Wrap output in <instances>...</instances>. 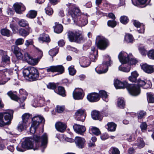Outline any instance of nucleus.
<instances>
[{
    "mask_svg": "<svg viewBox=\"0 0 154 154\" xmlns=\"http://www.w3.org/2000/svg\"><path fill=\"white\" fill-rule=\"evenodd\" d=\"M73 97L75 100H80L83 98L84 94L83 90L79 88H76L73 91Z\"/></svg>",
    "mask_w": 154,
    "mask_h": 154,
    "instance_id": "2eb2a0df",
    "label": "nucleus"
},
{
    "mask_svg": "<svg viewBox=\"0 0 154 154\" xmlns=\"http://www.w3.org/2000/svg\"><path fill=\"white\" fill-rule=\"evenodd\" d=\"M90 54L89 57L91 60L93 62L95 61L97 57V51L95 49L94 47H92Z\"/></svg>",
    "mask_w": 154,
    "mask_h": 154,
    "instance_id": "5701e85b",
    "label": "nucleus"
},
{
    "mask_svg": "<svg viewBox=\"0 0 154 154\" xmlns=\"http://www.w3.org/2000/svg\"><path fill=\"white\" fill-rule=\"evenodd\" d=\"M138 74L136 71H134L131 73V75L128 78L129 80L132 82H135Z\"/></svg>",
    "mask_w": 154,
    "mask_h": 154,
    "instance_id": "2f4dec72",
    "label": "nucleus"
},
{
    "mask_svg": "<svg viewBox=\"0 0 154 154\" xmlns=\"http://www.w3.org/2000/svg\"><path fill=\"white\" fill-rule=\"evenodd\" d=\"M12 110L0 113V127H2L10 124L13 118Z\"/></svg>",
    "mask_w": 154,
    "mask_h": 154,
    "instance_id": "20e7f679",
    "label": "nucleus"
},
{
    "mask_svg": "<svg viewBox=\"0 0 154 154\" xmlns=\"http://www.w3.org/2000/svg\"><path fill=\"white\" fill-rule=\"evenodd\" d=\"M68 36L70 41L77 43L81 42L83 41V37L81 31L77 30L68 33Z\"/></svg>",
    "mask_w": 154,
    "mask_h": 154,
    "instance_id": "6e6552de",
    "label": "nucleus"
},
{
    "mask_svg": "<svg viewBox=\"0 0 154 154\" xmlns=\"http://www.w3.org/2000/svg\"><path fill=\"white\" fill-rule=\"evenodd\" d=\"M57 93L63 97L65 96V90L64 88L62 87L59 86L58 88Z\"/></svg>",
    "mask_w": 154,
    "mask_h": 154,
    "instance_id": "58836bf2",
    "label": "nucleus"
},
{
    "mask_svg": "<svg viewBox=\"0 0 154 154\" xmlns=\"http://www.w3.org/2000/svg\"><path fill=\"white\" fill-rule=\"evenodd\" d=\"M55 26L54 27V30L55 32L57 33H60L63 30L62 26L57 22L55 23Z\"/></svg>",
    "mask_w": 154,
    "mask_h": 154,
    "instance_id": "c756f323",
    "label": "nucleus"
},
{
    "mask_svg": "<svg viewBox=\"0 0 154 154\" xmlns=\"http://www.w3.org/2000/svg\"><path fill=\"white\" fill-rule=\"evenodd\" d=\"M69 16L72 17V19L73 20L74 19H76L78 18V16H80L82 14L78 7L74 8L69 11Z\"/></svg>",
    "mask_w": 154,
    "mask_h": 154,
    "instance_id": "4468645a",
    "label": "nucleus"
},
{
    "mask_svg": "<svg viewBox=\"0 0 154 154\" xmlns=\"http://www.w3.org/2000/svg\"><path fill=\"white\" fill-rule=\"evenodd\" d=\"M134 145L137 146L139 148H141L144 146L145 143L142 138L139 137L137 140L136 142L134 144Z\"/></svg>",
    "mask_w": 154,
    "mask_h": 154,
    "instance_id": "cd10ccee",
    "label": "nucleus"
},
{
    "mask_svg": "<svg viewBox=\"0 0 154 154\" xmlns=\"http://www.w3.org/2000/svg\"><path fill=\"white\" fill-rule=\"evenodd\" d=\"M107 125L108 126L107 129L109 131H113L116 130V125L114 123L112 122L108 123Z\"/></svg>",
    "mask_w": 154,
    "mask_h": 154,
    "instance_id": "72a5a7b5",
    "label": "nucleus"
},
{
    "mask_svg": "<svg viewBox=\"0 0 154 154\" xmlns=\"http://www.w3.org/2000/svg\"><path fill=\"white\" fill-rule=\"evenodd\" d=\"M110 151L112 154H120L119 150L116 147H112L110 149Z\"/></svg>",
    "mask_w": 154,
    "mask_h": 154,
    "instance_id": "3c124183",
    "label": "nucleus"
},
{
    "mask_svg": "<svg viewBox=\"0 0 154 154\" xmlns=\"http://www.w3.org/2000/svg\"><path fill=\"white\" fill-rule=\"evenodd\" d=\"M45 99L43 97L40 96H38L37 98L36 102L37 103H39L41 105H43L45 102Z\"/></svg>",
    "mask_w": 154,
    "mask_h": 154,
    "instance_id": "49530a36",
    "label": "nucleus"
},
{
    "mask_svg": "<svg viewBox=\"0 0 154 154\" xmlns=\"http://www.w3.org/2000/svg\"><path fill=\"white\" fill-rule=\"evenodd\" d=\"M74 131L77 133L82 134L86 130L85 127L82 125H81L77 124H75L73 126Z\"/></svg>",
    "mask_w": 154,
    "mask_h": 154,
    "instance_id": "412c9836",
    "label": "nucleus"
},
{
    "mask_svg": "<svg viewBox=\"0 0 154 154\" xmlns=\"http://www.w3.org/2000/svg\"><path fill=\"white\" fill-rule=\"evenodd\" d=\"M2 63L4 65L8 64L10 63V58L7 54L3 55L2 58Z\"/></svg>",
    "mask_w": 154,
    "mask_h": 154,
    "instance_id": "7c9ffc66",
    "label": "nucleus"
},
{
    "mask_svg": "<svg viewBox=\"0 0 154 154\" xmlns=\"http://www.w3.org/2000/svg\"><path fill=\"white\" fill-rule=\"evenodd\" d=\"M133 24L134 26L137 28L140 27L141 28V30L139 29H137L139 33H143L144 32V26L142 24H140L139 22L136 20L133 21Z\"/></svg>",
    "mask_w": 154,
    "mask_h": 154,
    "instance_id": "c85d7f7f",
    "label": "nucleus"
},
{
    "mask_svg": "<svg viewBox=\"0 0 154 154\" xmlns=\"http://www.w3.org/2000/svg\"><path fill=\"white\" fill-rule=\"evenodd\" d=\"M58 51V50L57 48H54L50 50L49 51V54L53 57L56 55Z\"/></svg>",
    "mask_w": 154,
    "mask_h": 154,
    "instance_id": "c03bdc74",
    "label": "nucleus"
},
{
    "mask_svg": "<svg viewBox=\"0 0 154 154\" xmlns=\"http://www.w3.org/2000/svg\"><path fill=\"white\" fill-rule=\"evenodd\" d=\"M137 83L138 85H137L135 84H134L136 86H137L139 88V89L140 91V86L143 87L144 86V88L146 89L149 88H150L151 85V83L150 81H148L146 83V82L141 79H138L137 82Z\"/></svg>",
    "mask_w": 154,
    "mask_h": 154,
    "instance_id": "6ab92c4d",
    "label": "nucleus"
},
{
    "mask_svg": "<svg viewBox=\"0 0 154 154\" xmlns=\"http://www.w3.org/2000/svg\"><path fill=\"white\" fill-rule=\"evenodd\" d=\"M75 142L78 147L82 148L84 147L85 140L83 138L76 137L75 138Z\"/></svg>",
    "mask_w": 154,
    "mask_h": 154,
    "instance_id": "aec40b11",
    "label": "nucleus"
},
{
    "mask_svg": "<svg viewBox=\"0 0 154 154\" xmlns=\"http://www.w3.org/2000/svg\"><path fill=\"white\" fill-rule=\"evenodd\" d=\"M39 52L40 54L39 57L37 58L34 59L28 53L26 52L23 56L22 60L26 61L30 65H35L37 64L42 56V52L39 51Z\"/></svg>",
    "mask_w": 154,
    "mask_h": 154,
    "instance_id": "1a4fd4ad",
    "label": "nucleus"
},
{
    "mask_svg": "<svg viewBox=\"0 0 154 154\" xmlns=\"http://www.w3.org/2000/svg\"><path fill=\"white\" fill-rule=\"evenodd\" d=\"M48 88L50 89H54L56 87V84L54 83H49L47 86Z\"/></svg>",
    "mask_w": 154,
    "mask_h": 154,
    "instance_id": "052dcab7",
    "label": "nucleus"
},
{
    "mask_svg": "<svg viewBox=\"0 0 154 154\" xmlns=\"http://www.w3.org/2000/svg\"><path fill=\"white\" fill-rule=\"evenodd\" d=\"M128 17L125 16H122L120 18V22L124 24H126L128 22Z\"/></svg>",
    "mask_w": 154,
    "mask_h": 154,
    "instance_id": "864d4df0",
    "label": "nucleus"
},
{
    "mask_svg": "<svg viewBox=\"0 0 154 154\" xmlns=\"http://www.w3.org/2000/svg\"><path fill=\"white\" fill-rule=\"evenodd\" d=\"M55 126L57 130L60 132L64 131L66 128V125L65 123L60 122L56 123Z\"/></svg>",
    "mask_w": 154,
    "mask_h": 154,
    "instance_id": "b1692460",
    "label": "nucleus"
},
{
    "mask_svg": "<svg viewBox=\"0 0 154 154\" xmlns=\"http://www.w3.org/2000/svg\"><path fill=\"white\" fill-rule=\"evenodd\" d=\"M24 41V40L23 38H18L16 40L15 44L17 45H21L23 44Z\"/></svg>",
    "mask_w": 154,
    "mask_h": 154,
    "instance_id": "4d7b16f0",
    "label": "nucleus"
},
{
    "mask_svg": "<svg viewBox=\"0 0 154 154\" xmlns=\"http://www.w3.org/2000/svg\"><path fill=\"white\" fill-rule=\"evenodd\" d=\"M75 116L76 120L83 122L86 116L85 110L82 109L78 110L75 112Z\"/></svg>",
    "mask_w": 154,
    "mask_h": 154,
    "instance_id": "ddd939ff",
    "label": "nucleus"
},
{
    "mask_svg": "<svg viewBox=\"0 0 154 154\" xmlns=\"http://www.w3.org/2000/svg\"><path fill=\"white\" fill-rule=\"evenodd\" d=\"M125 39L127 42L132 43L133 42V38L131 35L127 34L125 35Z\"/></svg>",
    "mask_w": 154,
    "mask_h": 154,
    "instance_id": "79ce46f5",
    "label": "nucleus"
},
{
    "mask_svg": "<svg viewBox=\"0 0 154 154\" xmlns=\"http://www.w3.org/2000/svg\"><path fill=\"white\" fill-rule=\"evenodd\" d=\"M32 31L31 28L28 26L26 29L21 28L19 29V32L20 35L23 36H26L29 35V32Z\"/></svg>",
    "mask_w": 154,
    "mask_h": 154,
    "instance_id": "393cba45",
    "label": "nucleus"
},
{
    "mask_svg": "<svg viewBox=\"0 0 154 154\" xmlns=\"http://www.w3.org/2000/svg\"><path fill=\"white\" fill-rule=\"evenodd\" d=\"M64 110V107L63 106H57L56 108V110L58 113H61Z\"/></svg>",
    "mask_w": 154,
    "mask_h": 154,
    "instance_id": "13d9d810",
    "label": "nucleus"
},
{
    "mask_svg": "<svg viewBox=\"0 0 154 154\" xmlns=\"http://www.w3.org/2000/svg\"><path fill=\"white\" fill-rule=\"evenodd\" d=\"M32 123L30 128V131L32 134H34L36 130L41 123H44L45 120L44 118L41 116L34 117L32 119Z\"/></svg>",
    "mask_w": 154,
    "mask_h": 154,
    "instance_id": "0eeeda50",
    "label": "nucleus"
},
{
    "mask_svg": "<svg viewBox=\"0 0 154 154\" xmlns=\"http://www.w3.org/2000/svg\"><path fill=\"white\" fill-rule=\"evenodd\" d=\"M33 40L31 39H29L26 40L25 43V45L27 47L30 45H33Z\"/></svg>",
    "mask_w": 154,
    "mask_h": 154,
    "instance_id": "680f3d73",
    "label": "nucleus"
},
{
    "mask_svg": "<svg viewBox=\"0 0 154 154\" xmlns=\"http://www.w3.org/2000/svg\"><path fill=\"white\" fill-rule=\"evenodd\" d=\"M114 85L117 89L126 88L129 93L132 95L137 96L140 94L139 88L135 85L128 84L126 82H123L116 80L114 82Z\"/></svg>",
    "mask_w": 154,
    "mask_h": 154,
    "instance_id": "f03ea898",
    "label": "nucleus"
},
{
    "mask_svg": "<svg viewBox=\"0 0 154 154\" xmlns=\"http://www.w3.org/2000/svg\"><path fill=\"white\" fill-rule=\"evenodd\" d=\"M14 7L15 12L19 14H21L25 9L24 6L21 3H16L14 4Z\"/></svg>",
    "mask_w": 154,
    "mask_h": 154,
    "instance_id": "a211bd4d",
    "label": "nucleus"
},
{
    "mask_svg": "<svg viewBox=\"0 0 154 154\" xmlns=\"http://www.w3.org/2000/svg\"><path fill=\"white\" fill-rule=\"evenodd\" d=\"M131 69L130 66H128L127 67H123L122 66H120L119 67V70L125 72H128L130 71Z\"/></svg>",
    "mask_w": 154,
    "mask_h": 154,
    "instance_id": "8fccbe9b",
    "label": "nucleus"
},
{
    "mask_svg": "<svg viewBox=\"0 0 154 154\" xmlns=\"http://www.w3.org/2000/svg\"><path fill=\"white\" fill-rule=\"evenodd\" d=\"M147 100L148 103H153L154 102V97L153 95L150 93L147 94Z\"/></svg>",
    "mask_w": 154,
    "mask_h": 154,
    "instance_id": "a18cd8bd",
    "label": "nucleus"
},
{
    "mask_svg": "<svg viewBox=\"0 0 154 154\" xmlns=\"http://www.w3.org/2000/svg\"><path fill=\"white\" fill-rule=\"evenodd\" d=\"M8 74V70L7 69H4L0 70V76L2 77L6 78V75Z\"/></svg>",
    "mask_w": 154,
    "mask_h": 154,
    "instance_id": "09e8293b",
    "label": "nucleus"
},
{
    "mask_svg": "<svg viewBox=\"0 0 154 154\" xmlns=\"http://www.w3.org/2000/svg\"><path fill=\"white\" fill-rule=\"evenodd\" d=\"M11 50L14 54L20 51V49L17 45H13L11 47Z\"/></svg>",
    "mask_w": 154,
    "mask_h": 154,
    "instance_id": "bf43d9fd",
    "label": "nucleus"
},
{
    "mask_svg": "<svg viewBox=\"0 0 154 154\" xmlns=\"http://www.w3.org/2000/svg\"><path fill=\"white\" fill-rule=\"evenodd\" d=\"M107 24L109 26L113 28L116 26L117 23L116 21L113 20L108 21Z\"/></svg>",
    "mask_w": 154,
    "mask_h": 154,
    "instance_id": "5fc2aeb1",
    "label": "nucleus"
},
{
    "mask_svg": "<svg viewBox=\"0 0 154 154\" xmlns=\"http://www.w3.org/2000/svg\"><path fill=\"white\" fill-rule=\"evenodd\" d=\"M140 127L142 131L146 130L147 127V125L145 122L142 123L140 125Z\"/></svg>",
    "mask_w": 154,
    "mask_h": 154,
    "instance_id": "774afa93",
    "label": "nucleus"
},
{
    "mask_svg": "<svg viewBox=\"0 0 154 154\" xmlns=\"http://www.w3.org/2000/svg\"><path fill=\"white\" fill-rule=\"evenodd\" d=\"M149 57L150 58L154 59V50L149 51L148 54Z\"/></svg>",
    "mask_w": 154,
    "mask_h": 154,
    "instance_id": "e2e57ef3",
    "label": "nucleus"
},
{
    "mask_svg": "<svg viewBox=\"0 0 154 154\" xmlns=\"http://www.w3.org/2000/svg\"><path fill=\"white\" fill-rule=\"evenodd\" d=\"M139 50L143 55H145L146 53V51L143 47H141L139 48Z\"/></svg>",
    "mask_w": 154,
    "mask_h": 154,
    "instance_id": "0e129e2a",
    "label": "nucleus"
},
{
    "mask_svg": "<svg viewBox=\"0 0 154 154\" xmlns=\"http://www.w3.org/2000/svg\"><path fill=\"white\" fill-rule=\"evenodd\" d=\"M18 24L19 26L22 27H25L28 26V23L27 21L23 19H21L18 22Z\"/></svg>",
    "mask_w": 154,
    "mask_h": 154,
    "instance_id": "37998d69",
    "label": "nucleus"
},
{
    "mask_svg": "<svg viewBox=\"0 0 154 154\" xmlns=\"http://www.w3.org/2000/svg\"><path fill=\"white\" fill-rule=\"evenodd\" d=\"M37 14V13L36 11L34 10H31L27 14V16L29 18H33L36 17Z\"/></svg>",
    "mask_w": 154,
    "mask_h": 154,
    "instance_id": "ea45409f",
    "label": "nucleus"
},
{
    "mask_svg": "<svg viewBox=\"0 0 154 154\" xmlns=\"http://www.w3.org/2000/svg\"><path fill=\"white\" fill-rule=\"evenodd\" d=\"M28 126V123L21 121L19 122L17 127V128L19 131H22L26 129Z\"/></svg>",
    "mask_w": 154,
    "mask_h": 154,
    "instance_id": "bb28decb",
    "label": "nucleus"
},
{
    "mask_svg": "<svg viewBox=\"0 0 154 154\" xmlns=\"http://www.w3.org/2000/svg\"><path fill=\"white\" fill-rule=\"evenodd\" d=\"M74 23L78 26L82 27L85 26L88 23L87 17L86 16L82 14L76 19H74Z\"/></svg>",
    "mask_w": 154,
    "mask_h": 154,
    "instance_id": "9b49d317",
    "label": "nucleus"
},
{
    "mask_svg": "<svg viewBox=\"0 0 154 154\" xmlns=\"http://www.w3.org/2000/svg\"><path fill=\"white\" fill-rule=\"evenodd\" d=\"M108 61L106 62H103L102 63L101 67L102 69H103V68H105V69L104 70H100L98 71H96L99 74H102L106 72L108 70V68L109 66H110V58L109 56L108 58Z\"/></svg>",
    "mask_w": 154,
    "mask_h": 154,
    "instance_id": "dca6fc26",
    "label": "nucleus"
},
{
    "mask_svg": "<svg viewBox=\"0 0 154 154\" xmlns=\"http://www.w3.org/2000/svg\"><path fill=\"white\" fill-rule=\"evenodd\" d=\"M1 34L4 36H9L10 35V31L9 30L6 29H3L1 30Z\"/></svg>",
    "mask_w": 154,
    "mask_h": 154,
    "instance_id": "de8ad7c7",
    "label": "nucleus"
},
{
    "mask_svg": "<svg viewBox=\"0 0 154 154\" xmlns=\"http://www.w3.org/2000/svg\"><path fill=\"white\" fill-rule=\"evenodd\" d=\"M68 70L70 75H73L76 73V70L74 69L73 66H71L69 67L68 68Z\"/></svg>",
    "mask_w": 154,
    "mask_h": 154,
    "instance_id": "603ef678",
    "label": "nucleus"
},
{
    "mask_svg": "<svg viewBox=\"0 0 154 154\" xmlns=\"http://www.w3.org/2000/svg\"><path fill=\"white\" fill-rule=\"evenodd\" d=\"M90 131L96 135H98L100 133L99 129L96 127H91L90 128Z\"/></svg>",
    "mask_w": 154,
    "mask_h": 154,
    "instance_id": "c9c22d12",
    "label": "nucleus"
},
{
    "mask_svg": "<svg viewBox=\"0 0 154 154\" xmlns=\"http://www.w3.org/2000/svg\"><path fill=\"white\" fill-rule=\"evenodd\" d=\"M96 40L97 42V47L101 50H105L109 45L108 41L102 36H97Z\"/></svg>",
    "mask_w": 154,
    "mask_h": 154,
    "instance_id": "9d476101",
    "label": "nucleus"
},
{
    "mask_svg": "<svg viewBox=\"0 0 154 154\" xmlns=\"http://www.w3.org/2000/svg\"><path fill=\"white\" fill-rule=\"evenodd\" d=\"M117 105L120 108H123L124 107L125 103L123 98L120 97L118 98L117 101Z\"/></svg>",
    "mask_w": 154,
    "mask_h": 154,
    "instance_id": "4c0bfd02",
    "label": "nucleus"
},
{
    "mask_svg": "<svg viewBox=\"0 0 154 154\" xmlns=\"http://www.w3.org/2000/svg\"><path fill=\"white\" fill-rule=\"evenodd\" d=\"M33 138L35 141V146L32 143V139L29 138L25 139L22 143V146L26 149H33L35 150L39 149L42 152H43L47 147L48 143V138L47 134H44L41 137L38 135H34Z\"/></svg>",
    "mask_w": 154,
    "mask_h": 154,
    "instance_id": "f257e3e1",
    "label": "nucleus"
},
{
    "mask_svg": "<svg viewBox=\"0 0 154 154\" xmlns=\"http://www.w3.org/2000/svg\"><path fill=\"white\" fill-rule=\"evenodd\" d=\"M146 115V112L144 111H140L138 114L139 119H141Z\"/></svg>",
    "mask_w": 154,
    "mask_h": 154,
    "instance_id": "69168bd1",
    "label": "nucleus"
},
{
    "mask_svg": "<svg viewBox=\"0 0 154 154\" xmlns=\"http://www.w3.org/2000/svg\"><path fill=\"white\" fill-rule=\"evenodd\" d=\"M40 41L41 42H49L50 41V38L48 35L47 34H43L41 35L38 38Z\"/></svg>",
    "mask_w": 154,
    "mask_h": 154,
    "instance_id": "f704fd0d",
    "label": "nucleus"
},
{
    "mask_svg": "<svg viewBox=\"0 0 154 154\" xmlns=\"http://www.w3.org/2000/svg\"><path fill=\"white\" fill-rule=\"evenodd\" d=\"M30 115L28 113H25L22 116V121L28 123V121L30 117Z\"/></svg>",
    "mask_w": 154,
    "mask_h": 154,
    "instance_id": "a19ab883",
    "label": "nucleus"
},
{
    "mask_svg": "<svg viewBox=\"0 0 154 154\" xmlns=\"http://www.w3.org/2000/svg\"><path fill=\"white\" fill-rule=\"evenodd\" d=\"M92 118L94 120H101L102 119V116L100 114L99 112L96 110L92 111L91 112Z\"/></svg>",
    "mask_w": 154,
    "mask_h": 154,
    "instance_id": "a878e982",
    "label": "nucleus"
},
{
    "mask_svg": "<svg viewBox=\"0 0 154 154\" xmlns=\"http://www.w3.org/2000/svg\"><path fill=\"white\" fill-rule=\"evenodd\" d=\"M98 95L100 97H100H101L104 100H105L106 102L108 101V99H107L108 95L106 92L105 91L103 90L100 91Z\"/></svg>",
    "mask_w": 154,
    "mask_h": 154,
    "instance_id": "473e14b6",
    "label": "nucleus"
},
{
    "mask_svg": "<svg viewBox=\"0 0 154 154\" xmlns=\"http://www.w3.org/2000/svg\"><path fill=\"white\" fill-rule=\"evenodd\" d=\"M118 58L122 64L128 63L130 64H135L137 61L132 57L131 54L128 55L126 52L122 51L119 55Z\"/></svg>",
    "mask_w": 154,
    "mask_h": 154,
    "instance_id": "39448f33",
    "label": "nucleus"
},
{
    "mask_svg": "<svg viewBox=\"0 0 154 154\" xmlns=\"http://www.w3.org/2000/svg\"><path fill=\"white\" fill-rule=\"evenodd\" d=\"M17 58L19 59H22L23 57V55L20 51L15 54Z\"/></svg>",
    "mask_w": 154,
    "mask_h": 154,
    "instance_id": "338daca9",
    "label": "nucleus"
},
{
    "mask_svg": "<svg viewBox=\"0 0 154 154\" xmlns=\"http://www.w3.org/2000/svg\"><path fill=\"white\" fill-rule=\"evenodd\" d=\"M141 68L144 71L148 73H151L154 72V66L144 64L142 66Z\"/></svg>",
    "mask_w": 154,
    "mask_h": 154,
    "instance_id": "4be33fe9",
    "label": "nucleus"
},
{
    "mask_svg": "<svg viewBox=\"0 0 154 154\" xmlns=\"http://www.w3.org/2000/svg\"><path fill=\"white\" fill-rule=\"evenodd\" d=\"M87 98L90 102H95L99 100L100 97L97 93H93L89 94L87 95Z\"/></svg>",
    "mask_w": 154,
    "mask_h": 154,
    "instance_id": "f3484780",
    "label": "nucleus"
},
{
    "mask_svg": "<svg viewBox=\"0 0 154 154\" xmlns=\"http://www.w3.org/2000/svg\"><path fill=\"white\" fill-rule=\"evenodd\" d=\"M83 64L81 66L83 67H86L88 66L90 64L91 62L86 57H83L82 61Z\"/></svg>",
    "mask_w": 154,
    "mask_h": 154,
    "instance_id": "e433bc0d",
    "label": "nucleus"
},
{
    "mask_svg": "<svg viewBox=\"0 0 154 154\" xmlns=\"http://www.w3.org/2000/svg\"><path fill=\"white\" fill-rule=\"evenodd\" d=\"M24 77L30 81L37 80L38 78L39 73L37 69L32 66L24 69L23 71Z\"/></svg>",
    "mask_w": 154,
    "mask_h": 154,
    "instance_id": "7ed1b4c3",
    "label": "nucleus"
},
{
    "mask_svg": "<svg viewBox=\"0 0 154 154\" xmlns=\"http://www.w3.org/2000/svg\"><path fill=\"white\" fill-rule=\"evenodd\" d=\"M19 92L20 95L21 96L20 98L14 94L12 91L8 92L7 94L12 100L15 101H18L19 100L20 102L22 103L26 99L28 94L25 90L22 88L20 89Z\"/></svg>",
    "mask_w": 154,
    "mask_h": 154,
    "instance_id": "423d86ee",
    "label": "nucleus"
},
{
    "mask_svg": "<svg viewBox=\"0 0 154 154\" xmlns=\"http://www.w3.org/2000/svg\"><path fill=\"white\" fill-rule=\"evenodd\" d=\"M45 12L47 14L50 15L52 14L53 12V10L51 8L47 7L45 8Z\"/></svg>",
    "mask_w": 154,
    "mask_h": 154,
    "instance_id": "6e6d98bb",
    "label": "nucleus"
},
{
    "mask_svg": "<svg viewBox=\"0 0 154 154\" xmlns=\"http://www.w3.org/2000/svg\"><path fill=\"white\" fill-rule=\"evenodd\" d=\"M46 70L48 72H59L60 74H61L64 72V69L63 66L59 65L49 66L47 68Z\"/></svg>",
    "mask_w": 154,
    "mask_h": 154,
    "instance_id": "f8f14e48",
    "label": "nucleus"
}]
</instances>
